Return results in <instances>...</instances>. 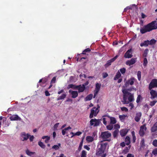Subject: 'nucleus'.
Listing matches in <instances>:
<instances>
[{
	"mask_svg": "<svg viewBox=\"0 0 157 157\" xmlns=\"http://www.w3.org/2000/svg\"><path fill=\"white\" fill-rule=\"evenodd\" d=\"M129 106L131 107V109H132L134 107V105L132 103H130L129 105Z\"/></svg>",
	"mask_w": 157,
	"mask_h": 157,
	"instance_id": "obj_60",
	"label": "nucleus"
},
{
	"mask_svg": "<svg viewBox=\"0 0 157 157\" xmlns=\"http://www.w3.org/2000/svg\"><path fill=\"white\" fill-rule=\"evenodd\" d=\"M131 89H124L122 90L123 94V100L121 102L123 104H128L130 102L133 101L134 100L133 94H132L128 92L131 91Z\"/></svg>",
	"mask_w": 157,
	"mask_h": 157,
	"instance_id": "obj_1",
	"label": "nucleus"
},
{
	"mask_svg": "<svg viewBox=\"0 0 157 157\" xmlns=\"http://www.w3.org/2000/svg\"><path fill=\"white\" fill-rule=\"evenodd\" d=\"M77 88H78V92L79 93L83 92L85 88V85L84 84L82 86L80 85L76 86Z\"/></svg>",
	"mask_w": 157,
	"mask_h": 157,
	"instance_id": "obj_15",
	"label": "nucleus"
},
{
	"mask_svg": "<svg viewBox=\"0 0 157 157\" xmlns=\"http://www.w3.org/2000/svg\"><path fill=\"white\" fill-rule=\"evenodd\" d=\"M34 138V137L33 136H30V138H29V140H30V141H32L33 140Z\"/></svg>",
	"mask_w": 157,
	"mask_h": 157,
	"instance_id": "obj_62",
	"label": "nucleus"
},
{
	"mask_svg": "<svg viewBox=\"0 0 157 157\" xmlns=\"http://www.w3.org/2000/svg\"><path fill=\"white\" fill-rule=\"evenodd\" d=\"M141 72L140 71H138L137 73V76L138 79L139 80H140L141 78Z\"/></svg>",
	"mask_w": 157,
	"mask_h": 157,
	"instance_id": "obj_45",
	"label": "nucleus"
},
{
	"mask_svg": "<svg viewBox=\"0 0 157 157\" xmlns=\"http://www.w3.org/2000/svg\"><path fill=\"white\" fill-rule=\"evenodd\" d=\"M125 144L127 145H128L130 143V139L128 136H126L125 138Z\"/></svg>",
	"mask_w": 157,
	"mask_h": 157,
	"instance_id": "obj_27",
	"label": "nucleus"
},
{
	"mask_svg": "<svg viewBox=\"0 0 157 157\" xmlns=\"http://www.w3.org/2000/svg\"><path fill=\"white\" fill-rule=\"evenodd\" d=\"M131 48L128 50L125 53L124 57L126 58H129L132 56Z\"/></svg>",
	"mask_w": 157,
	"mask_h": 157,
	"instance_id": "obj_10",
	"label": "nucleus"
},
{
	"mask_svg": "<svg viewBox=\"0 0 157 157\" xmlns=\"http://www.w3.org/2000/svg\"><path fill=\"white\" fill-rule=\"evenodd\" d=\"M107 145V144L106 143L101 144V147L100 148L101 149L105 151V150L106 148Z\"/></svg>",
	"mask_w": 157,
	"mask_h": 157,
	"instance_id": "obj_25",
	"label": "nucleus"
},
{
	"mask_svg": "<svg viewBox=\"0 0 157 157\" xmlns=\"http://www.w3.org/2000/svg\"><path fill=\"white\" fill-rule=\"evenodd\" d=\"M148 50L147 49H146L145 50L144 52V53L143 54V56L144 57H145V58H146V57H147V55L148 53Z\"/></svg>",
	"mask_w": 157,
	"mask_h": 157,
	"instance_id": "obj_35",
	"label": "nucleus"
},
{
	"mask_svg": "<svg viewBox=\"0 0 157 157\" xmlns=\"http://www.w3.org/2000/svg\"><path fill=\"white\" fill-rule=\"evenodd\" d=\"M141 96L140 95H139L137 98L136 102L137 103H138L140 101Z\"/></svg>",
	"mask_w": 157,
	"mask_h": 157,
	"instance_id": "obj_50",
	"label": "nucleus"
},
{
	"mask_svg": "<svg viewBox=\"0 0 157 157\" xmlns=\"http://www.w3.org/2000/svg\"><path fill=\"white\" fill-rule=\"evenodd\" d=\"M156 42V41L154 39H152L150 41H149V44L152 45L155 44Z\"/></svg>",
	"mask_w": 157,
	"mask_h": 157,
	"instance_id": "obj_39",
	"label": "nucleus"
},
{
	"mask_svg": "<svg viewBox=\"0 0 157 157\" xmlns=\"http://www.w3.org/2000/svg\"><path fill=\"white\" fill-rule=\"evenodd\" d=\"M45 140V142L46 143H48V142L49 140H50V137L48 136V137H47V138Z\"/></svg>",
	"mask_w": 157,
	"mask_h": 157,
	"instance_id": "obj_64",
	"label": "nucleus"
},
{
	"mask_svg": "<svg viewBox=\"0 0 157 157\" xmlns=\"http://www.w3.org/2000/svg\"><path fill=\"white\" fill-rule=\"evenodd\" d=\"M126 115H120L119 116V117L121 120H124L126 117Z\"/></svg>",
	"mask_w": 157,
	"mask_h": 157,
	"instance_id": "obj_43",
	"label": "nucleus"
},
{
	"mask_svg": "<svg viewBox=\"0 0 157 157\" xmlns=\"http://www.w3.org/2000/svg\"><path fill=\"white\" fill-rule=\"evenodd\" d=\"M121 76V75L120 72H118L114 78V80H117V79H118L119 78H120Z\"/></svg>",
	"mask_w": 157,
	"mask_h": 157,
	"instance_id": "obj_26",
	"label": "nucleus"
},
{
	"mask_svg": "<svg viewBox=\"0 0 157 157\" xmlns=\"http://www.w3.org/2000/svg\"><path fill=\"white\" fill-rule=\"evenodd\" d=\"M142 115L141 112H139L136 114V116L135 117V119L136 121L138 122L140 120Z\"/></svg>",
	"mask_w": 157,
	"mask_h": 157,
	"instance_id": "obj_18",
	"label": "nucleus"
},
{
	"mask_svg": "<svg viewBox=\"0 0 157 157\" xmlns=\"http://www.w3.org/2000/svg\"><path fill=\"white\" fill-rule=\"evenodd\" d=\"M108 76V74L106 73H103V78H105Z\"/></svg>",
	"mask_w": 157,
	"mask_h": 157,
	"instance_id": "obj_59",
	"label": "nucleus"
},
{
	"mask_svg": "<svg viewBox=\"0 0 157 157\" xmlns=\"http://www.w3.org/2000/svg\"><path fill=\"white\" fill-rule=\"evenodd\" d=\"M155 87H157V80L156 79H154L151 81L149 84V89L151 90Z\"/></svg>",
	"mask_w": 157,
	"mask_h": 157,
	"instance_id": "obj_7",
	"label": "nucleus"
},
{
	"mask_svg": "<svg viewBox=\"0 0 157 157\" xmlns=\"http://www.w3.org/2000/svg\"><path fill=\"white\" fill-rule=\"evenodd\" d=\"M113 126L112 124H110L106 126V128L108 130H111L113 128Z\"/></svg>",
	"mask_w": 157,
	"mask_h": 157,
	"instance_id": "obj_30",
	"label": "nucleus"
},
{
	"mask_svg": "<svg viewBox=\"0 0 157 157\" xmlns=\"http://www.w3.org/2000/svg\"><path fill=\"white\" fill-rule=\"evenodd\" d=\"M109 116H107L105 117H103L102 119L103 122V124L106 125L107 124V122L109 121Z\"/></svg>",
	"mask_w": 157,
	"mask_h": 157,
	"instance_id": "obj_21",
	"label": "nucleus"
},
{
	"mask_svg": "<svg viewBox=\"0 0 157 157\" xmlns=\"http://www.w3.org/2000/svg\"><path fill=\"white\" fill-rule=\"evenodd\" d=\"M146 129L147 128L145 124L140 127L139 131V134L141 136H143L144 135Z\"/></svg>",
	"mask_w": 157,
	"mask_h": 157,
	"instance_id": "obj_9",
	"label": "nucleus"
},
{
	"mask_svg": "<svg viewBox=\"0 0 157 157\" xmlns=\"http://www.w3.org/2000/svg\"><path fill=\"white\" fill-rule=\"evenodd\" d=\"M56 80V77H54L52 79L51 84H52V83H54L55 82Z\"/></svg>",
	"mask_w": 157,
	"mask_h": 157,
	"instance_id": "obj_55",
	"label": "nucleus"
},
{
	"mask_svg": "<svg viewBox=\"0 0 157 157\" xmlns=\"http://www.w3.org/2000/svg\"><path fill=\"white\" fill-rule=\"evenodd\" d=\"M109 120H110V124H114L116 123L117 121L116 119L114 117H110L109 116Z\"/></svg>",
	"mask_w": 157,
	"mask_h": 157,
	"instance_id": "obj_19",
	"label": "nucleus"
},
{
	"mask_svg": "<svg viewBox=\"0 0 157 157\" xmlns=\"http://www.w3.org/2000/svg\"><path fill=\"white\" fill-rule=\"evenodd\" d=\"M76 86H75V85L73 84H69L67 88L70 89V88H71L74 89H77Z\"/></svg>",
	"mask_w": 157,
	"mask_h": 157,
	"instance_id": "obj_34",
	"label": "nucleus"
},
{
	"mask_svg": "<svg viewBox=\"0 0 157 157\" xmlns=\"http://www.w3.org/2000/svg\"><path fill=\"white\" fill-rule=\"evenodd\" d=\"M82 146V141L80 143L79 147L78 148V150L80 151L81 149Z\"/></svg>",
	"mask_w": 157,
	"mask_h": 157,
	"instance_id": "obj_48",
	"label": "nucleus"
},
{
	"mask_svg": "<svg viewBox=\"0 0 157 157\" xmlns=\"http://www.w3.org/2000/svg\"><path fill=\"white\" fill-rule=\"evenodd\" d=\"M157 102V101H151L150 103V105L151 106H154Z\"/></svg>",
	"mask_w": 157,
	"mask_h": 157,
	"instance_id": "obj_47",
	"label": "nucleus"
},
{
	"mask_svg": "<svg viewBox=\"0 0 157 157\" xmlns=\"http://www.w3.org/2000/svg\"><path fill=\"white\" fill-rule=\"evenodd\" d=\"M21 118L17 115H13L10 117V120L11 121H20Z\"/></svg>",
	"mask_w": 157,
	"mask_h": 157,
	"instance_id": "obj_17",
	"label": "nucleus"
},
{
	"mask_svg": "<svg viewBox=\"0 0 157 157\" xmlns=\"http://www.w3.org/2000/svg\"><path fill=\"white\" fill-rule=\"evenodd\" d=\"M111 136V133L108 131L102 132L101 134L102 138L104 140H108L107 139L110 138Z\"/></svg>",
	"mask_w": 157,
	"mask_h": 157,
	"instance_id": "obj_3",
	"label": "nucleus"
},
{
	"mask_svg": "<svg viewBox=\"0 0 157 157\" xmlns=\"http://www.w3.org/2000/svg\"><path fill=\"white\" fill-rule=\"evenodd\" d=\"M152 154L156 156L157 155V148L154 149L152 152Z\"/></svg>",
	"mask_w": 157,
	"mask_h": 157,
	"instance_id": "obj_37",
	"label": "nucleus"
},
{
	"mask_svg": "<svg viewBox=\"0 0 157 157\" xmlns=\"http://www.w3.org/2000/svg\"><path fill=\"white\" fill-rule=\"evenodd\" d=\"M135 80V78L133 77L130 78L125 82L124 86L126 87H127L128 86L129 84L132 85L133 84Z\"/></svg>",
	"mask_w": 157,
	"mask_h": 157,
	"instance_id": "obj_8",
	"label": "nucleus"
},
{
	"mask_svg": "<svg viewBox=\"0 0 157 157\" xmlns=\"http://www.w3.org/2000/svg\"><path fill=\"white\" fill-rule=\"evenodd\" d=\"M140 145L142 147H144L145 146L144 140V139H142L140 142Z\"/></svg>",
	"mask_w": 157,
	"mask_h": 157,
	"instance_id": "obj_41",
	"label": "nucleus"
},
{
	"mask_svg": "<svg viewBox=\"0 0 157 157\" xmlns=\"http://www.w3.org/2000/svg\"><path fill=\"white\" fill-rule=\"evenodd\" d=\"M86 153L85 151H83L82 153L81 157H86Z\"/></svg>",
	"mask_w": 157,
	"mask_h": 157,
	"instance_id": "obj_40",
	"label": "nucleus"
},
{
	"mask_svg": "<svg viewBox=\"0 0 157 157\" xmlns=\"http://www.w3.org/2000/svg\"><path fill=\"white\" fill-rule=\"evenodd\" d=\"M151 132L155 133L157 132V121L154 123L152 127L151 128Z\"/></svg>",
	"mask_w": 157,
	"mask_h": 157,
	"instance_id": "obj_13",
	"label": "nucleus"
},
{
	"mask_svg": "<svg viewBox=\"0 0 157 157\" xmlns=\"http://www.w3.org/2000/svg\"><path fill=\"white\" fill-rule=\"evenodd\" d=\"M79 76L81 79H82V80H83V77L84 78H86V76L85 75L83 74H81Z\"/></svg>",
	"mask_w": 157,
	"mask_h": 157,
	"instance_id": "obj_53",
	"label": "nucleus"
},
{
	"mask_svg": "<svg viewBox=\"0 0 157 157\" xmlns=\"http://www.w3.org/2000/svg\"><path fill=\"white\" fill-rule=\"evenodd\" d=\"M99 110L98 108L96 107H94L91 110V112L90 115V118H91L93 117V116H96L99 112Z\"/></svg>",
	"mask_w": 157,
	"mask_h": 157,
	"instance_id": "obj_5",
	"label": "nucleus"
},
{
	"mask_svg": "<svg viewBox=\"0 0 157 157\" xmlns=\"http://www.w3.org/2000/svg\"><path fill=\"white\" fill-rule=\"evenodd\" d=\"M147 59L146 58H145L144 60L143 65L145 67L147 64Z\"/></svg>",
	"mask_w": 157,
	"mask_h": 157,
	"instance_id": "obj_42",
	"label": "nucleus"
},
{
	"mask_svg": "<svg viewBox=\"0 0 157 157\" xmlns=\"http://www.w3.org/2000/svg\"><path fill=\"white\" fill-rule=\"evenodd\" d=\"M38 145L43 148H44L45 147V145L41 142H39Z\"/></svg>",
	"mask_w": 157,
	"mask_h": 157,
	"instance_id": "obj_38",
	"label": "nucleus"
},
{
	"mask_svg": "<svg viewBox=\"0 0 157 157\" xmlns=\"http://www.w3.org/2000/svg\"><path fill=\"white\" fill-rule=\"evenodd\" d=\"M114 127L115 129H118L120 128V126L119 124H117L114 125Z\"/></svg>",
	"mask_w": 157,
	"mask_h": 157,
	"instance_id": "obj_56",
	"label": "nucleus"
},
{
	"mask_svg": "<svg viewBox=\"0 0 157 157\" xmlns=\"http://www.w3.org/2000/svg\"><path fill=\"white\" fill-rule=\"evenodd\" d=\"M121 110L123 111H125V112H128V109L125 107H123L121 108Z\"/></svg>",
	"mask_w": 157,
	"mask_h": 157,
	"instance_id": "obj_52",
	"label": "nucleus"
},
{
	"mask_svg": "<svg viewBox=\"0 0 157 157\" xmlns=\"http://www.w3.org/2000/svg\"><path fill=\"white\" fill-rule=\"evenodd\" d=\"M96 88L100 89V85L98 83H97L96 85Z\"/></svg>",
	"mask_w": 157,
	"mask_h": 157,
	"instance_id": "obj_58",
	"label": "nucleus"
},
{
	"mask_svg": "<svg viewBox=\"0 0 157 157\" xmlns=\"http://www.w3.org/2000/svg\"><path fill=\"white\" fill-rule=\"evenodd\" d=\"M60 144H58V145H54L52 147V148L53 149H54L55 150H57L59 148V147H60Z\"/></svg>",
	"mask_w": 157,
	"mask_h": 157,
	"instance_id": "obj_29",
	"label": "nucleus"
},
{
	"mask_svg": "<svg viewBox=\"0 0 157 157\" xmlns=\"http://www.w3.org/2000/svg\"><path fill=\"white\" fill-rule=\"evenodd\" d=\"M150 90V94L151 95V98L153 99L157 98V91L153 90Z\"/></svg>",
	"mask_w": 157,
	"mask_h": 157,
	"instance_id": "obj_12",
	"label": "nucleus"
},
{
	"mask_svg": "<svg viewBox=\"0 0 157 157\" xmlns=\"http://www.w3.org/2000/svg\"><path fill=\"white\" fill-rule=\"evenodd\" d=\"M120 71L122 74H124L126 71L125 68H123L120 69Z\"/></svg>",
	"mask_w": 157,
	"mask_h": 157,
	"instance_id": "obj_49",
	"label": "nucleus"
},
{
	"mask_svg": "<svg viewBox=\"0 0 157 157\" xmlns=\"http://www.w3.org/2000/svg\"><path fill=\"white\" fill-rule=\"evenodd\" d=\"M86 140L88 142H92L94 140V137L91 136H87L86 137Z\"/></svg>",
	"mask_w": 157,
	"mask_h": 157,
	"instance_id": "obj_23",
	"label": "nucleus"
},
{
	"mask_svg": "<svg viewBox=\"0 0 157 157\" xmlns=\"http://www.w3.org/2000/svg\"><path fill=\"white\" fill-rule=\"evenodd\" d=\"M66 96V94L65 93L63 94L62 95L58 97L57 98V100H60L64 99Z\"/></svg>",
	"mask_w": 157,
	"mask_h": 157,
	"instance_id": "obj_28",
	"label": "nucleus"
},
{
	"mask_svg": "<svg viewBox=\"0 0 157 157\" xmlns=\"http://www.w3.org/2000/svg\"><path fill=\"white\" fill-rule=\"evenodd\" d=\"M59 123H57L56 124H55L54 126V130H57V128L58 127L59 125Z\"/></svg>",
	"mask_w": 157,
	"mask_h": 157,
	"instance_id": "obj_51",
	"label": "nucleus"
},
{
	"mask_svg": "<svg viewBox=\"0 0 157 157\" xmlns=\"http://www.w3.org/2000/svg\"><path fill=\"white\" fill-rule=\"evenodd\" d=\"M119 132L118 130L117 129L114 131L113 132V136L114 138L116 137Z\"/></svg>",
	"mask_w": 157,
	"mask_h": 157,
	"instance_id": "obj_31",
	"label": "nucleus"
},
{
	"mask_svg": "<svg viewBox=\"0 0 157 157\" xmlns=\"http://www.w3.org/2000/svg\"><path fill=\"white\" fill-rule=\"evenodd\" d=\"M69 93L71 94V97L73 98H76L78 95V93L77 91H73L72 90H70Z\"/></svg>",
	"mask_w": 157,
	"mask_h": 157,
	"instance_id": "obj_14",
	"label": "nucleus"
},
{
	"mask_svg": "<svg viewBox=\"0 0 157 157\" xmlns=\"http://www.w3.org/2000/svg\"><path fill=\"white\" fill-rule=\"evenodd\" d=\"M153 145L155 147H157V140H155L153 141Z\"/></svg>",
	"mask_w": 157,
	"mask_h": 157,
	"instance_id": "obj_44",
	"label": "nucleus"
},
{
	"mask_svg": "<svg viewBox=\"0 0 157 157\" xmlns=\"http://www.w3.org/2000/svg\"><path fill=\"white\" fill-rule=\"evenodd\" d=\"M118 57V56L117 55L113 58L108 60L107 61V63L105 65V67H107L110 66L111 65L112 63L114 62L117 58Z\"/></svg>",
	"mask_w": 157,
	"mask_h": 157,
	"instance_id": "obj_11",
	"label": "nucleus"
},
{
	"mask_svg": "<svg viewBox=\"0 0 157 157\" xmlns=\"http://www.w3.org/2000/svg\"><path fill=\"white\" fill-rule=\"evenodd\" d=\"M156 29H157V23H156V21H154L141 27L140 31L141 33L144 34Z\"/></svg>",
	"mask_w": 157,
	"mask_h": 157,
	"instance_id": "obj_2",
	"label": "nucleus"
},
{
	"mask_svg": "<svg viewBox=\"0 0 157 157\" xmlns=\"http://www.w3.org/2000/svg\"><path fill=\"white\" fill-rule=\"evenodd\" d=\"M93 97V95L91 94L88 95L85 99V101H88L91 100Z\"/></svg>",
	"mask_w": 157,
	"mask_h": 157,
	"instance_id": "obj_24",
	"label": "nucleus"
},
{
	"mask_svg": "<svg viewBox=\"0 0 157 157\" xmlns=\"http://www.w3.org/2000/svg\"><path fill=\"white\" fill-rule=\"evenodd\" d=\"M149 41L148 40H145L143 43H141L140 44V46L141 47L147 46L149 45Z\"/></svg>",
	"mask_w": 157,
	"mask_h": 157,
	"instance_id": "obj_22",
	"label": "nucleus"
},
{
	"mask_svg": "<svg viewBox=\"0 0 157 157\" xmlns=\"http://www.w3.org/2000/svg\"><path fill=\"white\" fill-rule=\"evenodd\" d=\"M90 50L89 48H87V49H85L83 52L82 54H85V52H90Z\"/></svg>",
	"mask_w": 157,
	"mask_h": 157,
	"instance_id": "obj_54",
	"label": "nucleus"
},
{
	"mask_svg": "<svg viewBox=\"0 0 157 157\" xmlns=\"http://www.w3.org/2000/svg\"><path fill=\"white\" fill-rule=\"evenodd\" d=\"M30 135L28 133H26L25 132H23L20 134V140L22 141L27 140L29 137Z\"/></svg>",
	"mask_w": 157,
	"mask_h": 157,
	"instance_id": "obj_4",
	"label": "nucleus"
},
{
	"mask_svg": "<svg viewBox=\"0 0 157 157\" xmlns=\"http://www.w3.org/2000/svg\"><path fill=\"white\" fill-rule=\"evenodd\" d=\"M132 6H136V5L135 4H133L132 5V6H129L127 7L126 8H125L124 10V11H126L127 10L129 9H132Z\"/></svg>",
	"mask_w": 157,
	"mask_h": 157,
	"instance_id": "obj_36",
	"label": "nucleus"
},
{
	"mask_svg": "<svg viewBox=\"0 0 157 157\" xmlns=\"http://www.w3.org/2000/svg\"><path fill=\"white\" fill-rule=\"evenodd\" d=\"M136 61V59L132 58L130 60L127 61L126 63L127 65L130 66L134 64Z\"/></svg>",
	"mask_w": 157,
	"mask_h": 157,
	"instance_id": "obj_16",
	"label": "nucleus"
},
{
	"mask_svg": "<svg viewBox=\"0 0 157 157\" xmlns=\"http://www.w3.org/2000/svg\"><path fill=\"white\" fill-rule=\"evenodd\" d=\"M99 120L96 119H92L90 121V124L91 126L94 125V126H98L100 124Z\"/></svg>",
	"mask_w": 157,
	"mask_h": 157,
	"instance_id": "obj_6",
	"label": "nucleus"
},
{
	"mask_svg": "<svg viewBox=\"0 0 157 157\" xmlns=\"http://www.w3.org/2000/svg\"><path fill=\"white\" fill-rule=\"evenodd\" d=\"M127 157H134V156L132 154H128L127 156Z\"/></svg>",
	"mask_w": 157,
	"mask_h": 157,
	"instance_id": "obj_63",
	"label": "nucleus"
},
{
	"mask_svg": "<svg viewBox=\"0 0 157 157\" xmlns=\"http://www.w3.org/2000/svg\"><path fill=\"white\" fill-rule=\"evenodd\" d=\"M127 132L128 130L126 129H123L120 131V134L122 136H123L127 134Z\"/></svg>",
	"mask_w": 157,
	"mask_h": 157,
	"instance_id": "obj_20",
	"label": "nucleus"
},
{
	"mask_svg": "<svg viewBox=\"0 0 157 157\" xmlns=\"http://www.w3.org/2000/svg\"><path fill=\"white\" fill-rule=\"evenodd\" d=\"M26 153L29 156H31V155H33L35 153L34 152H31L28 150H27L26 151Z\"/></svg>",
	"mask_w": 157,
	"mask_h": 157,
	"instance_id": "obj_32",
	"label": "nucleus"
},
{
	"mask_svg": "<svg viewBox=\"0 0 157 157\" xmlns=\"http://www.w3.org/2000/svg\"><path fill=\"white\" fill-rule=\"evenodd\" d=\"M82 134V132H78L75 133V135L77 136H79Z\"/></svg>",
	"mask_w": 157,
	"mask_h": 157,
	"instance_id": "obj_61",
	"label": "nucleus"
},
{
	"mask_svg": "<svg viewBox=\"0 0 157 157\" xmlns=\"http://www.w3.org/2000/svg\"><path fill=\"white\" fill-rule=\"evenodd\" d=\"M133 133H134V132H132V136H133V142L134 143L135 141L136 140V137L134 135V134H133Z\"/></svg>",
	"mask_w": 157,
	"mask_h": 157,
	"instance_id": "obj_57",
	"label": "nucleus"
},
{
	"mask_svg": "<svg viewBox=\"0 0 157 157\" xmlns=\"http://www.w3.org/2000/svg\"><path fill=\"white\" fill-rule=\"evenodd\" d=\"M104 151L101 149L100 148L99 149L98 151L97 152V154L101 155L104 153Z\"/></svg>",
	"mask_w": 157,
	"mask_h": 157,
	"instance_id": "obj_33",
	"label": "nucleus"
},
{
	"mask_svg": "<svg viewBox=\"0 0 157 157\" xmlns=\"http://www.w3.org/2000/svg\"><path fill=\"white\" fill-rule=\"evenodd\" d=\"M75 77L74 76H71L70 77V82H75L76 81L74 80V78Z\"/></svg>",
	"mask_w": 157,
	"mask_h": 157,
	"instance_id": "obj_46",
	"label": "nucleus"
}]
</instances>
